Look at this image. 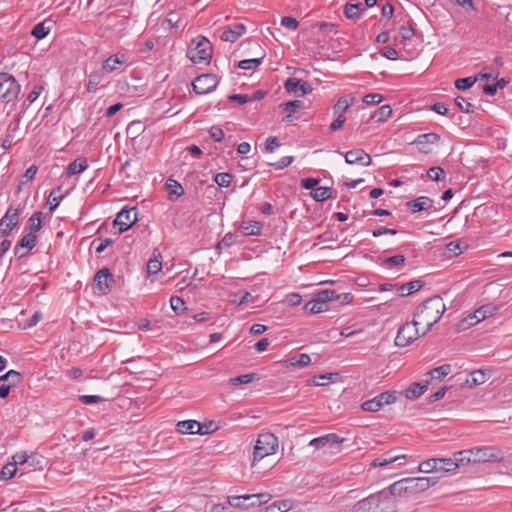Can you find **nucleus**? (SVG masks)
<instances>
[{"label": "nucleus", "mask_w": 512, "mask_h": 512, "mask_svg": "<svg viewBox=\"0 0 512 512\" xmlns=\"http://www.w3.org/2000/svg\"><path fill=\"white\" fill-rule=\"evenodd\" d=\"M106 73L103 69H99L97 71L91 72L88 76V83L86 85V90L89 93H94L98 89L102 82L104 81Z\"/></svg>", "instance_id": "29"}, {"label": "nucleus", "mask_w": 512, "mask_h": 512, "mask_svg": "<svg viewBox=\"0 0 512 512\" xmlns=\"http://www.w3.org/2000/svg\"><path fill=\"white\" fill-rule=\"evenodd\" d=\"M319 184V179L317 178H305L301 180V187L303 189H311L312 191L315 189V186Z\"/></svg>", "instance_id": "62"}, {"label": "nucleus", "mask_w": 512, "mask_h": 512, "mask_svg": "<svg viewBox=\"0 0 512 512\" xmlns=\"http://www.w3.org/2000/svg\"><path fill=\"white\" fill-rule=\"evenodd\" d=\"M392 114V109L389 105H383L379 107L374 115L372 116V119H375L377 122L385 121L387 120Z\"/></svg>", "instance_id": "42"}, {"label": "nucleus", "mask_w": 512, "mask_h": 512, "mask_svg": "<svg viewBox=\"0 0 512 512\" xmlns=\"http://www.w3.org/2000/svg\"><path fill=\"white\" fill-rule=\"evenodd\" d=\"M43 90V86L41 85H35L33 89L30 91V93L27 96L28 102L31 104L33 103L41 94Z\"/></svg>", "instance_id": "64"}, {"label": "nucleus", "mask_w": 512, "mask_h": 512, "mask_svg": "<svg viewBox=\"0 0 512 512\" xmlns=\"http://www.w3.org/2000/svg\"><path fill=\"white\" fill-rule=\"evenodd\" d=\"M467 248V245L460 241H451L446 245V250L449 256H458L460 255L464 249Z\"/></svg>", "instance_id": "41"}, {"label": "nucleus", "mask_w": 512, "mask_h": 512, "mask_svg": "<svg viewBox=\"0 0 512 512\" xmlns=\"http://www.w3.org/2000/svg\"><path fill=\"white\" fill-rule=\"evenodd\" d=\"M473 450L467 449L455 452L453 458H446L445 464L449 467L446 468L448 473H455L457 469L466 467L473 463Z\"/></svg>", "instance_id": "10"}, {"label": "nucleus", "mask_w": 512, "mask_h": 512, "mask_svg": "<svg viewBox=\"0 0 512 512\" xmlns=\"http://www.w3.org/2000/svg\"><path fill=\"white\" fill-rule=\"evenodd\" d=\"M427 177L433 181H439L445 177V172L440 167H431L427 170Z\"/></svg>", "instance_id": "53"}, {"label": "nucleus", "mask_w": 512, "mask_h": 512, "mask_svg": "<svg viewBox=\"0 0 512 512\" xmlns=\"http://www.w3.org/2000/svg\"><path fill=\"white\" fill-rule=\"evenodd\" d=\"M429 384V379L423 382L413 383L405 390V397L407 399H416L420 397L427 390Z\"/></svg>", "instance_id": "30"}, {"label": "nucleus", "mask_w": 512, "mask_h": 512, "mask_svg": "<svg viewBox=\"0 0 512 512\" xmlns=\"http://www.w3.org/2000/svg\"><path fill=\"white\" fill-rule=\"evenodd\" d=\"M473 450V463L485 462H498L503 460V452L494 446L474 447Z\"/></svg>", "instance_id": "8"}, {"label": "nucleus", "mask_w": 512, "mask_h": 512, "mask_svg": "<svg viewBox=\"0 0 512 512\" xmlns=\"http://www.w3.org/2000/svg\"><path fill=\"white\" fill-rule=\"evenodd\" d=\"M353 512H396V506L387 493L381 491L357 502Z\"/></svg>", "instance_id": "2"}, {"label": "nucleus", "mask_w": 512, "mask_h": 512, "mask_svg": "<svg viewBox=\"0 0 512 512\" xmlns=\"http://www.w3.org/2000/svg\"><path fill=\"white\" fill-rule=\"evenodd\" d=\"M88 168L87 159L80 157L71 162L67 167V176L71 177L77 175Z\"/></svg>", "instance_id": "33"}, {"label": "nucleus", "mask_w": 512, "mask_h": 512, "mask_svg": "<svg viewBox=\"0 0 512 512\" xmlns=\"http://www.w3.org/2000/svg\"><path fill=\"white\" fill-rule=\"evenodd\" d=\"M42 212L37 211L28 219L27 225L29 233L35 235L42 227Z\"/></svg>", "instance_id": "35"}, {"label": "nucleus", "mask_w": 512, "mask_h": 512, "mask_svg": "<svg viewBox=\"0 0 512 512\" xmlns=\"http://www.w3.org/2000/svg\"><path fill=\"white\" fill-rule=\"evenodd\" d=\"M455 104L457 105V107H458L461 111H463V112H465V113H469V112H471V107H472V105H471V103H470V102H468V101H467V99H465L464 97H462V96H457V97L455 98Z\"/></svg>", "instance_id": "57"}, {"label": "nucleus", "mask_w": 512, "mask_h": 512, "mask_svg": "<svg viewBox=\"0 0 512 512\" xmlns=\"http://www.w3.org/2000/svg\"><path fill=\"white\" fill-rule=\"evenodd\" d=\"M256 376L257 375L255 373H248V374L239 375L237 377L231 378L229 380V383L231 385L248 384V383L252 382L253 380H255Z\"/></svg>", "instance_id": "48"}, {"label": "nucleus", "mask_w": 512, "mask_h": 512, "mask_svg": "<svg viewBox=\"0 0 512 512\" xmlns=\"http://www.w3.org/2000/svg\"><path fill=\"white\" fill-rule=\"evenodd\" d=\"M23 207L19 204L17 207L10 205L5 215L0 220V235L9 236L14 227L19 222V216Z\"/></svg>", "instance_id": "9"}, {"label": "nucleus", "mask_w": 512, "mask_h": 512, "mask_svg": "<svg viewBox=\"0 0 512 512\" xmlns=\"http://www.w3.org/2000/svg\"><path fill=\"white\" fill-rule=\"evenodd\" d=\"M375 397H376L377 401L379 402V405L382 408L384 405H388V404L394 403L396 401L397 392L386 391V392L378 394Z\"/></svg>", "instance_id": "40"}, {"label": "nucleus", "mask_w": 512, "mask_h": 512, "mask_svg": "<svg viewBox=\"0 0 512 512\" xmlns=\"http://www.w3.org/2000/svg\"><path fill=\"white\" fill-rule=\"evenodd\" d=\"M382 98V95L378 93H370L363 97V102L368 105L377 104L382 101Z\"/></svg>", "instance_id": "61"}, {"label": "nucleus", "mask_w": 512, "mask_h": 512, "mask_svg": "<svg viewBox=\"0 0 512 512\" xmlns=\"http://www.w3.org/2000/svg\"><path fill=\"white\" fill-rule=\"evenodd\" d=\"M287 505L285 502H274L269 506H266L261 512H285Z\"/></svg>", "instance_id": "56"}, {"label": "nucleus", "mask_w": 512, "mask_h": 512, "mask_svg": "<svg viewBox=\"0 0 512 512\" xmlns=\"http://www.w3.org/2000/svg\"><path fill=\"white\" fill-rule=\"evenodd\" d=\"M405 263V257L403 255H394L384 260V265L387 267L400 266Z\"/></svg>", "instance_id": "55"}, {"label": "nucleus", "mask_w": 512, "mask_h": 512, "mask_svg": "<svg viewBox=\"0 0 512 512\" xmlns=\"http://www.w3.org/2000/svg\"><path fill=\"white\" fill-rule=\"evenodd\" d=\"M345 438L338 436L335 433L326 434L321 437H317L312 439L309 442V446H313L316 449L326 448L329 453L336 454L341 451V446Z\"/></svg>", "instance_id": "7"}, {"label": "nucleus", "mask_w": 512, "mask_h": 512, "mask_svg": "<svg viewBox=\"0 0 512 512\" xmlns=\"http://www.w3.org/2000/svg\"><path fill=\"white\" fill-rule=\"evenodd\" d=\"M37 245V236L30 233L24 235L14 247V254L18 258L25 257Z\"/></svg>", "instance_id": "17"}, {"label": "nucleus", "mask_w": 512, "mask_h": 512, "mask_svg": "<svg viewBox=\"0 0 512 512\" xmlns=\"http://www.w3.org/2000/svg\"><path fill=\"white\" fill-rule=\"evenodd\" d=\"M170 305H171V308L173 309V311L178 313L184 309L185 302L183 301L182 298H180L178 296H172L170 298Z\"/></svg>", "instance_id": "60"}, {"label": "nucleus", "mask_w": 512, "mask_h": 512, "mask_svg": "<svg viewBox=\"0 0 512 512\" xmlns=\"http://www.w3.org/2000/svg\"><path fill=\"white\" fill-rule=\"evenodd\" d=\"M20 90V84L12 75L0 73V101L6 103L15 101Z\"/></svg>", "instance_id": "5"}, {"label": "nucleus", "mask_w": 512, "mask_h": 512, "mask_svg": "<svg viewBox=\"0 0 512 512\" xmlns=\"http://www.w3.org/2000/svg\"><path fill=\"white\" fill-rule=\"evenodd\" d=\"M445 310V303L438 295L426 299L415 309L414 318L417 320V323L426 325L422 335H426L431 330L433 325L441 319Z\"/></svg>", "instance_id": "1"}, {"label": "nucleus", "mask_w": 512, "mask_h": 512, "mask_svg": "<svg viewBox=\"0 0 512 512\" xmlns=\"http://www.w3.org/2000/svg\"><path fill=\"white\" fill-rule=\"evenodd\" d=\"M239 230L245 236H260L263 230V223L256 220H244L240 223Z\"/></svg>", "instance_id": "26"}, {"label": "nucleus", "mask_w": 512, "mask_h": 512, "mask_svg": "<svg viewBox=\"0 0 512 512\" xmlns=\"http://www.w3.org/2000/svg\"><path fill=\"white\" fill-rule=\"evenodd\" d=\"M451 372V366L449 364H444L441 366H438L428 372V375L430 376L429 380L437 379L441 380L445 376H447Z\"/></svg>", "instance_id": "37"}, {"label": "nucleus", "mask_w": 512, "mask_h": 512, "mask_svg": "<svg viewBox=\"0 0 512 512\" xmlns=\"http://www.w3.org/2000/svg\"><path fill=\"white\" fill-rule=\"evenodd\" d=\"M127 61V57L124 54H114L103 61L101 68L106 74H110L120 69Z\"/></svg>", "instance_id": "23"}, {"label": "nucleus", "mask_w": 512, "mask_h": 512, "mask_svg": "<svg viewBox=\"0 0 512 512\" xmlns=\"http://www.w3.org/2000/svg\"><path fill=\"white\" fill-rule=\"evenodd\" d=\"M328 293H321V291L317 292L313 299L307 302L304 306L306 311L310 313H320L325 311L326 308V298Z\"/></svg>", "instance_id": "24"}, {"label": "nucleus", "mask_w": 512, "mask_h": 512, "mask_svg": "<svg viewBox=\"0 0 512 512\" xmlns=\"http://www.w3.org/2000/svg\"><path fill=\"white\" fill-rule=\"evenodd\" d=\"M279 447L278 438L269 432L259 434L253 451V465L255 462L276 453Z\"/></svg>", "instance_id": "3"}, {"label": "nucleus", "mask_w": 512, "mask_h": 512, "mask_svg": "<svg viewBox=\"0 0 512 512\" xmlns=\"http://www.w3.org/2000/svg\"><path fill=\"white\" fill-rule=\"evenodd\" d=\"M345 161L348 164H359L362 166H369L371 164V157L362 149L350 150L345 154Z\"/></svg>", "instance_id": "21"}, {"label": "nucleus", "mask_w": 512, "mask_h": 512, "mask_svg": "<svg viewBox=\"0 0 512 512\" xmlns=\"http://www.w3.org/2000/svg\"><path fill=\"white\" fill-rule=\"evenodd\" d=\"M246 32V27L242 23H234L226 27L220 38L222 41L226 42H235L240 36H242Z\"/></svg>", "instance_id": "20"}, {"label": "nucleus", "mask_w": 512, "mask_h": 512, "mask_svg": "<svg viewBox=\"0 0 512 512\" xmlns=\"http://www.w3.org/2000/svg\"><path fill=\"white\" fill-rule=\"evenodd\" d=\"M446 458H431L422 461L419 464L418 470L423 473L441 472L448 473L445 467H438L439 464H445Z\"/></svg>", "instance_id": "25"}, {"label": "nucleus", "mask_w": 512, "mask_h": 512, "mask_svg": "<svg viewBox=\"0 0 512 512\" xmlns=\"http://www.w3.org/2000/svg\"><path fill=\"white\" fill-rule=\"evenodd\" d=\"M405 459H406V455H391V452H388L385 455L375 458L371 462V466L372 467L386 466L388 464H392L397 461L405 460Z\"/></svg>", "instance_id": "31"}, {"label": "nucleus", "mask_w": 512, "mask_h": 512, "mask_svg": "<svg viewBox=\"0 0 512 512\" xmlns=\"http://www.w3.org/2000/svg\"><path fill=\"white\" fill-rule=\"evenodd\" d=\"M353 97L343 96L338 99L333 107L334 113L338 115H344L347 109L352 105Z\"/></svg>", "instance_id": "36"}, {"label": "nucleus", "mask_w": 512, "mask_h": 512, "mask_svg": "<svg viewBox=\"0 0 512 512\" xmlns=\"http://www.w3.org/2000/svg\"><path fill=\"white\" fill-rule=\"evenodd\" d=\"M161 255L158 253V255H155V252L153 253V257L149 259L147 263V272L148 274H157L162 269V261L160 260Z\"/></svg>", "instance_id": "39"}, {"label": "nucleus", "mask_w": 512, "mask_h": 512, "mask_svg": "<svg viewBox=\"0 0 512 512\" xmlns=\"http://www.w3.org/2000/svg\"><path fill=\"white\" fill-rule=\"evenodd\" d=\"M37 172V167L35 165L30 166L24 175L22 176V180L20 181V184H24L32 180Z\"/></svg>", "instance_id": "63"}, {"label": "nucleus", "mask_w": 512, "mask_h": 512, "mask_svg": "<svg viewBox=\"0 0 512 512\" xmlns=\"http://www.w3.org/2000/svg\"><path fill=\"white\" fill-rule=\"evenodd\" d=\"M406 206L413 212H421L432 208L433 200L426 196H420L412 201H408Z\"/></svg>", "instance_id": "28"}, {"label": "nucleus", "mask_w": 512, "mask_h": 512, "mask_svg": "<svg viewBox=\"0 0 512 512\" xmlns=\"http://www.w3.org/2000/svg\"><path fill=\"white\" fill-rule=\"evenodd\" d=\"M363 9L361 8V4H351L347 3L344 6V14L348 19H358L360 17L361 11Z\"/></svg>", "instance_id": "38"}, {"label": "nucleus", "mask_w": 512, "mask_h": 512, "mask_svg": "<svg viewBox=\"0 0 512 512\" xmlns=\"http://www.w3.org/2000/svg\"><path fill=\"white\" fill-rule=\"evenodd\" d=\"M262 60L263 56L252 59H244L239 62L238 66L244 70H254L262 63Z\"/></svg>", "instance_id": "46"}, {"label": "nucleus", "mask_w": 512, "mask_h": 512, "mask_svg": "<svg viewBox=\"0 0 512 512\" xmlns=\"http://www.w3.org/2000/svg\"><path fill=\"white\" fill-rule=\"evenodd\" d=\"M361 408L364 411L368 412H376L381 409V406L379 405V402L377 401L376 397L369 399L362 403Z\"/></svg>", "instance_id": "54"}, {"label": "nucleus", "mask_w": 512, "mask_h": 512, "mask_svg": "<svg viewBox=\"0 0 512 512\" xmlns=\"http://www.w3.org/2000/svg\"><path fill=\"white\" fill-rule=\"evenodd\" d=\"M95 288L100 294H108L115 283L114 276L108 268H102L94 276Z\"/></svg>", "instance_id": "13"}, {"label": "nucleus", "mask_w": 512, "mask_h": 512, "mask_svg": "<svg viewBox=\"0 0 512 512\" xmlns=\"http://www.w3.org/2000/svg\"><path fill=\"white\" fill-rule=\"evenodd\" d=\"M52 23V20L45 19L42 22L36 24L31 31L32 36L37 39L45 38L51 31Z\"/></svg>", "instance_id": "32"}, {"label": "nucleus", "mask_w": 512, "mask_h": 512, "mask_svg": "<svg viewBox=\"0 0 512 512\" xmlns=\"http://www.w3.org/2000/svg\"><path fill=\"white\" fill-rule=\"evenodd\" d=\"M199 422L196 420H183L176 424L177 432L181 434H197Z\"/></svg>", "instance_id": "34"}, {"label": "nucleus", "mask_w": 512, "mask_h": 512, "mask_svg": "<svg viewBox=\"0 0 512 512\" xmlns=\"http://www.w3.org/2000/svg\"><path fill=\"white\" fill-rule=\"evenodd\" d=\"M304 106V103L301 100H292L286 103L280 104V108L285 113L282 118L283 122L291 123L300 118V116L296 113L297 109H300Z\"/></svg>", "instance_id": "18"}, {"label": "nucleus", "mask_w": 512, "mask_h": 512, "mask_svg": "<svg viewBox=\"0 0 512 512\" xmlns=\"http://www.w3.org/2000/svg\"><path fill=\"white\" fill-rule=\"evenodd\" d=\"M17 467L15 464L8 463L1 470V478L4 480L11 479L16 475Z\"/></svg>", "instance_id": "51"}, {"label": "nucleus", "mask_w": 512, "mask_h": 512, "mask_svg": "<svg viewBox=\"0 0 512 512\" xmlns=\"http://www.w3.org/2000/svg\"><path fill=\"white\" fill-rule=\"evenodd\" d=\"M408 492L409 494H416L419 492H423L430 487L437 484L439 477L429 476V477H415V478H405Z\"/></svg>", "instance_id": "12"}, {"label": "nucleus", "mask_w": 512, "mask_h": 512, "mask_svg": "<svg viewBox=\"0 0 512 512\" xmlns=\"http://www.w3.org/2000/svg\"><path fill=\"white\" fill-rule=\"evenodd\" d=\"M284 88L290 94L301 95V96L309 94L313 90L312 86L309 83L302 81L300 79L294 78V77L288 78L284 82Z\"/></svg>", "instance_id": "16"}, {"label": "nucleus", "mask_w": 512, "mask_h": 512, "mask_svg": "<svg viewBox=\"0 0 512 512\" xmlns=\"http://www.w3.org/2000/svg\"><path fill=\"white\" fill-rule=\"evenodd\" d=\"M218 429L217 425L213 421H209L206 423H200L198 429H196L197 434L199 435H206L213 433Z\"/></svg>", "instance_id": "49"}, {"label": "nucleus", "mask_w": 512, "mask_h": 512, "mask_svg": "<svg viewBox=\"0 0 512 512\" xmlns=\"http://www.w3.org/2000/svg\"><path fill=\"white\" fill-rule=\"evenodd\" d=\"M209 135L216 142H221L224 139V132L219 126H212L209 129Z\"/></svg>", "instance_id": "59"}, {"label": "nucleus", "mask_w": 512, "mask_h": 512, "mask_svg": "<svg viewBox=\"0 0 512 512\" xmlns=\"http://www.w3.org/2000/svg\"><path fill=\"white\" fill-rule=\"evenodd\" d=\"M23 381V376L20 372L16 370L8 371V385L11 387H16Z\"/></svg>", "instance_id": "52"}, {"label": "nucleus", "mask_w": 512, "mask_h": 512, "mask_svg": "<svg viewBox=\"0 0 512 512\" xmlns=\"http://www.w3.org/2000/svg\"><path fill=\"white\" fill-rule=\"evenodd\" d=\"M475 82H476V78H473V77L459 78L455 81V87L458 90L464 91V90H467L470 87H472Z\"/></svg>", "instance_id": "50"}, {"label": "nucleus", "mask_w": 512, "mask_h": 512, "mask_svg": "<svg viewBox=\"0 0 512 512\" xmlns=\"http://www.w3.org/2000/svg\"><path fill=\"white\" fill-rule=\"evenodd\" d=\"M271 494L264 492L258 494H246L243 495V500H257V505L266 504L271 499Z\"/></svg>", "instance_id": "47"}, {"label": "nucleus", "mask_w": 512, "mask_h": 512, "mask_svg": "<svg viewBox=\"0 0 512 512\" xmlns=\"http://www.w3.org/2000/svg\"><path fill=\"white\" fill-rule=\"evenodd\" d=\"M440 139L441 137L437 133H425L418 135L417 138L414 140V144L418 146L420 152L429 153L430 149L428 148V145L437 144L440 141Z\"/></svg>", "instance_id": "22"}, {"label": "nucleus", "mask_w": 512, "mask_h": 512, "mask_svg": "<svg viewBox=\"0 0 512 512\" xmlns=\"http://www.w3.org/2000/svg\"><path fill=\"white\" fill-rule=\"evenodd\" d=\"M418 325L419 323H417L415 318L411 322H406L401 325L395 338V345L398 347H406L417 340L420 336H423L417 328Z\"/></svg>", "instance_id": "6"}, {"label": "nucleus", "mask_w": 512, "mask_h": 512, "mask_svg": "<svg viewBox=\"0 0 512 512\" xmlns=\"http://www.w3.org/2000/svg\"><path fill=\"white\" fill-rule=\"evenodd\" d=\"M281 25L289 30H296L299 26V23L295 18L285 16L281 19Z\"/></svg>", "instance_id": "58"}, {"label": "nucleus", "mask_w": 512, "mask_h": 512, "mask_svg": "<svg viewBox=\"0 0 512 512\" xmlns=\"http://www.w3.org/2000/svg\"><path fill=\"white\" fill-rule=\"evenodd\" d=\"M218 85V78L214 74H202L192 82L193 90L197 94H206L213 91Z\"/></svg>", "instance_id": "11"}, {"label": "nucleus", "mask_w": 512, "mask_h": 512, "mask_svg": "<svg viewBox=\"0 0 512 512\" xmlns=\"http://www.w3.org/2000/svg\"><path fill=\"white\" fill-rule=\"evenodd\" d=\"M195 177L198 179V181L200 183V186L195 187L196 191H198V190L204 191V190H208L211 188L216 191L217 187L215 186V184L219 187H228L231 184L232 178H233L230 173L222 172V173H218L215 176H213L212 182L210 184H205L206 181L203 179H200V175H196Z\"/></svg>", "instance_id": "14"}, {"label": "nucleus", "mask_w": 512, "mask_h": 512, "mask_svg": "<svg viewBox=\"0 0 512 512\" xmlns=\"http://www.w3.org/2000/svg\"><path fill=\"white\" fill-rule=\"evenodd\" d=\"M381 492L387 493L392 498V502L395 506H396V497L397 496L409 494L405 478L393 483L387 489H384Z\"/></svg>", "instance_id": "27"}, {"label": "nucleus", "mask_w": 512, "mask_h": 512, "mask_svg": "<svg viewBox=\"0 0 512 512\" xmlns=\"http://www.w3.org/2000/svg\"><path fill=\"white\" fill-rule=\"evenodd\" d=\"M495 311H496L495 306L483 305V306L479 307L478 309H476L474 311V313L469 314L465 318V321H467V323L472 326V325H475L478 322L486 319L488 316H492L495 313Z\"/></svg>", "instance_id": "19"}, {"label": "nucleus", "mask_w": 512, "mask_h": 512, "mask_svg": "<svg viewBox=\"0 0 512 512\" xmlns=\"http://www.w3.org/2000/svg\"><path fill=\"white\" fill-rule=\"evenodd\" d=\"M36 458H37L36 453L27 454L26 452H19L13 456L12 464H15V466L17 467V465H24L27 462H30V459H36Z\"/></svg>", "instance_id": "45"}, {"label": "nucleus", "mask_w": 512, "mask_h": 512, "mask_svg": "<svg viewBox=\"0 0 512 512\" xmlns=\"http://www.w3.org/2000/svg\"><path fill=\"white\" fill-rule=\"evenodd\" d=\"M137 221L135 208L122 209L114 220V226L119 227V233L127 231Z\"/></svg>", "instance_id": "15"}, {"label": "nucleus", "mask_w": 512, "mask_h": 512, "mask_svg": "<svg viewBox=\"0 0 512 512\" xmlns=\"http://www.w3.org/2000/svg\"><path fill=\"white\" fill-rule=\"evenodd\" d=\"M212 56V46L208 39L200 37L192 40L188 47L187 57L193 63L209 62Z\"/></svg>", "instance_id": "4"}, {"label": "nucleus", "mask_w": 512, "mask_h": 512, "mask_svg": "<svg viewBox=\"0 0 512 512\" xmlns=\"http://www.w3.org/2000/svg\"><path fill=\"white\" fill-rule=\"evenodd\" d=\"M310 361H311V358L306 353H301V354L291 357L289 359V363L293 367H305L310 363Z\"/></svg>", "instance_id": "44"}, {"label": "nucleus", "mask_w": 512, "mask_h": 512, "mask_svg": "<svg viewBox=\"0 0 512 512\" xmlns=\"http://www.w3.org/2000/svg\"><path fill=\"white\" fill-rule=\"evenodd\" d=\"M486 381V374L482 370H476L470 373L467 383L471 386H477L483 384Z\"/></svg>", "instance_id": "43"}]
</instances>
